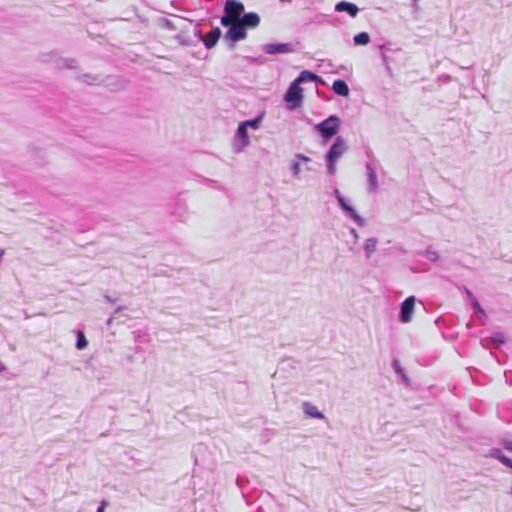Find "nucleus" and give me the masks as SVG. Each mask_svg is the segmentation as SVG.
Returning <instances> with one entry per match:
<instances>
[{
  "label": "nucleus",
  "mask_w": 512,
  "mask_h": 512,
  "mask_svg": "<svg viewBox=\"0 0 512 512\" xmlns=\"http://www.w3.org/2000/svg\"><path fill=\"white\" fill-rule=\"evenodd\" d=\"M492 455L494 458L499 460L502 464H504L505 466L510 467L512 469V459L500 454L499 450L494 451Z\"/></svg>",
  "instance_id": "obj_16"
},
{
  "label": "nucleus",
  "mask_w": 512,
  "mask_h": 512,
  "mask_svg": "<svg viewBox=\"0 0 512 512\" xmlns=\"http://www.w3.org/2000/svg\"><path fill=\"white\" fill-rule=\"evenodd\" d=\"M292 169H293L294 174L296 176H298L299 173H300V170H301L300 164L299 163H294L293 166H292Z\"/></svg>",
  "instance_id": "obj_23"
},
{
  "label": "nucleus",
  "mask_w": 512,
  "mask_h": 512,
  "mask_svg": "<svg viewBox=\"0 0 512 512\" xmlns=\"http://www.w3.org/2000/svg\"><path fill=\"white\" fill-rule=\"evenodd\" d=\"M337 198H338V201H339L340 205L342 206V208L349 213V215L353 218V220L357 224L363 225V223H364L363 219L359 216V214L351 206H349L345 202V199L340 194H338Z\"/></svg>",
  "instance_id": "obj_10"
},
{
  "label": "nucleus",
  "mask_w": 512,
  "mask_h": 512,
  "mask_svg": "<svg viewBox=\"0 0 512 512\" xmlns=\"http://www.w3.org/2000/svg\"><path fill=\"white\" fill-rule=\"evenodd\" d=\"M393 366H394V368H395L396 372L400 373L401 369H400V367H399V365H398V362H397V361H395V362L393 363Z\"/></svg>",
  "instance_id": "obj_26"
},
{
  "label": "nucleus",
  "mask_w": 512,
  "mask_h": 512,
  "mask_svg": "<svg viewBox=\"0 0 512 512\" xmlns=\"http://www.w3.org/2000/svg\"><path fill=\"white\" fill-rule=\"evenodd\" d=\"M490 339L493 343H495L498 346L506 342V336L502 332L493 333Z\"/></svg>",
  "instance_id": "obj_18"
},
{
  "label": "nucleus",
  "mask_w": 512,
  "mask_h": 512,
  "mask_svg": "<svg viewBox=\"0 0 512 512\" xmlns=\"http://www.w3.org/2000/svg\"><path fill=\"white\" fill-rule=\"evenodd\" d=\"M340 120L336 116H330L321 123L316 125V130L325 139H329L336 135L339 130Z\"/></svg>",
  "instance_id": "obj_2"
},
{
  "label": "nucleus",
  "mask_w": 512,
  "mask_h": 512,
  "mask_svg": "<svg viewBox=\"0 0 512 512\" xmlns=\"http://www.w3.org/2000/svg\"><path fill=\"white\" fill-rule=\"evenodd\" d=\"M303 161H309L310 159L306 156L300 155L299 156Z\"/></svg>",
  "instance_id": "obj_28"
},
{
  "label": "nucleus",
  "mask_w": 512,
  "mask_h": 512,
  "mask_svg": "<svg viewBox=\"0 0 512 512\" xmlns=\"http://www.w3.org/2000/svg\"><path fill=\"white\" fill-rule=\"evenodd\" d=\"M318 77L316 74L310 72V71H302L300 75L294 80L296 83L301 84L306 81H313L316 80Z\"/></svg>",
  "instance_id": "obj_14"
},
{
  "label": "nucleus",
  "mask_w": 512,
  "mask_h": 512,
  "mask_svg": "<svg viewBox=\"0 0 512 512\" xmlns=\"http://www.w3.org/2000/svg\"><path fill=\"white\" fill-rule=\"evenodd\" d=\"M335 10L337 12H347L351 17H356L359 11L358 7L355 4L346 1H341L337 3L335 6Z\"/></svg>",
  "instance_id": "obj_8"
},
{
  "label": "nucleus",
  "mask_w": 512,
  "mask_h": 512,
  "mask_svg": "<svg viewBox=\"0 0 512 512\" xmlns=\"http://www.w3.org/2000/svg\"><path fill=\"white\" fill-rule=\"evenodd\" d=\"M415 305V297L410 296L404 300L401 306V321L402 322H410L412 319V314Z\"/></svg>",
  "instance_id": "obj_6"
},
{
  "label": "nucleus",
  "mask_w": 512,
  "mask_h": 512,
  "mask_svg": "<svg viewBox=\"0 0 512 512\" xmlns=\"http://www.w3.org/2000/svg\"><path fill=\"white\" fill-rule=\"evenodd\" d=\"M369 181L372 186V189L375 190L377 188V180L375 173H371L369 176Z\"/></svg>",
  "instance_id": "obj_21"
},
{
  "label": "nucleus",
  "mask_w": 512,
  "mask_h": 512,
  "mask_svg": "<svg viewBox=\"0 0 512 512\" xmlns=\"http://www.w3.org/2000/svg\"><path fill=\"white\" fill-rule=\"evenodd\" d=\"M466 294L469 298V300L471 301L473 298H475V296L473 295V293L469 290V289H466Z\"/></svg>",
  "instance_id": "obj_25"
},
{
  "label": "nucleus",
  "mask_w": 512,
  "mask_h": 512,
  "mask_svg": "<svg viewBox=\"0 0 512 512\" xmlns=\"http://www.w3.org/2000/svg\"><path fill=\"white\" fill-rule=\"evenodd\" d=\"M247 126L244 123H241L237 129V135L244 141V144H248V133Z\"/></svg>",
  "instance_id": "obj_17"
},
{
  "label": "nucleus",
  "mask_w": 512,
  "mask_h": 512,
  "mask_svg": "<svg viewBox=\"0 0 512 512\" xmlns=\"http://www.w3.org/2000/svg\"><path fill=\"white\" fill-rule=\"evenodd\" d=\"M505 448L509 451H512V442H506L505 443Z\"/></svg>",
  "instance_id": "obj_27"
},
{
  "label": "nucleus",
  "mask_w": 512,
  "mask_h": 512,
  "mask_svg": "<svg viewBox=\"0 0 512 512\" xmlns=\"http://www.w3.org/2000/svg\"><path fill=\"white\" fill-rule=\"evenodd\" d=\"M240 23L242 26H244V28H255L260 23V17L254 12H249L244 14L240 20Z\"/></svg>",
  "instance_id": "obj_7"
},
{
  "label": "nucleus",
  "mask_w": 512,
  "mask_h": 512,
  "mask_svg": "<svg viewBox=\"0 0 512 512\" xmlns=\"http://www.w3.org/2000/svg\"><path fill=\"white\" fill-rule=\"evenodd\" d=\"M290 45L289 44H270L266 46L265 51L268 54H278V53H287L289 52Z\"/></svg>",
  "instance_id": "obj_12"
},
{
  "label": "nucleus",
  "mask_w": 512,
  "mask_h": 512,
  "mask_svg": "<svg viewBox=\"0 0 512 512\" xmlns=\"http://www.w3.org/2000/svg\"><path fill=\"white\" fill-rule=\"evenodd\" d=\"M87 345H88V341L86 340L84 333L82 331H78L77 332V343H76L77 349L82 350L85 347H87Z\"/></svg>",
  "instance_id": "obj_19"
},
{
  "label": "nucleus",
  "mask_w": 512,
  "mask_h": 512,
  "mask_svg": "<svg viewBox=\"0 0 512 512\" xmlns=\"http://www.w3.org/2000/svg\"><path fill=\"white\" fill-rule=\"evenodd\" d=\"M107 505H108V503H107V502L102 501V502H101V505H100V506L98 507V509H97V512H104V511H105V507H106Z\"/></svg>",
  "instance_id": "obj_24"
},
{
  "label": "nucleus",
  "mask_w": 512,
  "mask_h": 512,
  "mask_svg": "<svg viewBox=\"0 0 512 512\" xmlns=\"http://www.w3.org/2000/svg\"><path fill=\"white\" fill-rule=\"evenodd\" d=\"M221 36L220 28L216 27L208 32L204 38V44L207 48H212Z\"/></svg>",
  "instance_id": "obj_9"
},
{
  "label": "nucleus",
  "mask_w": 512,
  "mask_h": 512,
  "mask_svg": "<svg viewBox=\"0 0 512 512\" xmlns=\"http://www.w3.org/2000/svg\"><path fill=\"white\" fill-rule=\"evenodd\" d=\"M243 123L247 127L258 128L259 120L255 119V120H250V121H246V122H243Z\"/></svg>",
  "instance_id": "obj_22"
},
{
  "label": "nucleus",
  "mask_w": 512,
  "mask_h": 512,
  "mask_svg": "<svg viewBox=\"0 0 512 512\" xmlns=\"http://www.w3.org/2000/svg\"><path fill=\"white\" fill-rule=\"evenodd\" d=\"M470 302H471L472 307H473L477 312L481 313L482 315H485L484 310L481 308V306H480V304H479V302L477 301V299H476V298H473Z\"/></svg>",
  "instance_id": "obj_20"
},
{
  "label": "nucleus",
  "mask_w": 512,
  "mask_h": 512,
  "mask_svg": "<svg viewBox=\"0 0 512 512\" xmlns=\"http://www.w3.org/2000/svg\"><path fill=\"white\" fill-rule=\"evenodd\" d=\"M370 42V36L366 32H360L354 36V43L356 45H367Z\"/></svg>",
  "instance_id": "obj_15"
},
{
  "label": "nucleus",
  "mask_w": 512,
  "mask_h": 512,
  "mask_svg": "<svg viewBox=\"0 0 512 512\" xmlns=\"http://www.w3.org/2000/svg\"><path fill=\"white\" fill-rule=\"evenodd\" d=\"M228 27H230V29L227 31L225 35L226 39L232 42H236L246 38L247 34L245 32V28L244 26H242L240 22L230 24Z\"/></svg>",
  "instance_id": "obj_5"
},
{
  "label": "nucleus",
  "mask_w": 512,
  "mask_h": 512,
  "mask_svg": "<svg viewBox=\"0 0 512 512\" xmlns=\"http://www.w3.org/2000/svg\"><path fill=\"white\" fill-rule=\"evenodd\" d=\"M302 98L303 95L300 84L293 81L285 94V101L287 102L288 108L295 109L298 107Z\"/></svg>",
  "instance_id": "obj_3"
},
{
  "label": "nucleus",
  "mask_w": 512,
  "mask_h": 512,
  "mask_svg": "<svg viewBox=\"0 0 512 512\" xmlns=\"http://www.w3.org/2000/svg\"><path fill=\"white\" fill-rule=\"evenodd\" d=\"M244 11V5L237 0H228L224 7V15L221 18L223 26H229L240 22L241 14Z\"/></svg>",
  "instance_id": "obj_1"
},
{
  "label": "nucleus",
  "mask_w": 512,
  "mask_h": 512,
  "mask_svg": "<svg viewBox=\"0 0 512 512\" xmlns=\"http://www.w3.org/2000/svg\"><path fill=\"white\" fill-rule=\"evenodd\" d=\"M345 151V144L341 137H338L334 144L331 146L328 154H327V161H328V169L331 171L335 170L334 161L339 158Z\"/></svg>",
  "instance_id": "obj_4"
},
{
  "label": "nucleus",
  "mask_w": 512,
  "mask_h": 512,
  "mask_svg": "<svg viewBox=\"0 0 512 512\" xmlns=\"http://www.w3.org/2000/svg\"><path fill=\"white\" fill-rule=\"evenodd\" d=\"M333 91L340 96H347L349 94V87L344 80L338 79L333 82Z\"/></svg>",
  "instance_id": "obj_11"
},
{
  "label": "nucleus",
  "mask_w": 512,
  "mask_h": 512,
  "mask_svg": "<svg viewBox=\"0 0 512 512\" xmlns=\"http://www.w3.org/2000/svg\"><path fill=\"white\" fill-rule=\"evenodd\" d=\"M303 409H304L305 413L312 418H317V419L325 418L324 414L319 412L317 410V407L310 402H304Z\"/></svg>",
  "instance_id": "obj_13"
}]
</instances>
